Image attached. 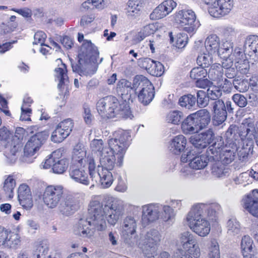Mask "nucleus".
I'll return each instance as SVG.
<instances>
[{
	"label": "nucleus",
	"mask_w": 258,
	"mask_h": 258,
	"mask_svg": "<svg viewBox=\"0 0 258 258\" xmlns=\"http://www.w3.org/2000/svg\"><path fill=\"white\" fill-rule=\"evenodd\" d=\"M114 136L115 138L109 139L106 146L100 139H94L90 143L92 150L99 152L100 155V164L97 167L101 174V186L104 188H108L113 183L111 171L114 166L115 155L120 164L127 148L126 143L129 136L127 131H118Z\"/></svg>",
	"instance_id": "nucleus-1"
},
{
	"label": "nucleus",
	"mask_w": 258,
	"mask_h": 258,
	"mask_svg": "<svg viewBox=\"0 0 258 258\" xmlns=\"http://www.w3.org/2000/svg\"><path fill=\"white\" fill-rule=\"evenodd\" d=\"M237 127L230 125L226 132L224 138L225 145L221 139L214 142L207 149V153L210 155V159L213 161H219L224 164H229L235 159L237 147Z\"/></svg>",
	"instance_id": "nucleus-2"
},
{
	"label": "nucleus",
	"mask_w": 258,
	"mask_h": 258,
	"mask_svg": "<svg viewBox=\"0 0 258 258\" xmlns=\"http://www.w3.org/2000/svg\"><path fill=\"white\" fill-rule=\"evenodd\" d=\"M90 218L88 219H81L76 226L75 234L85 238H91L94 235L95 231H105L107 224L103 217L102 204L98 201L90 202L89 208Z\"/></svg>",
	"instance_id": "nucleus-3"
},
{
	"label": "nucleus",
	"mask_w": 258,
	"mask_h": 258,
	"mask_svg": "<svg viewBox=\"0 0 258 258\" xmlns=\"http://www.w3.org/2000/svg\"><path fill=\"white\" fill-rule=\"evenodd\" d=\"M103 58H99L97 47L91 41L86 40L78 54V73L81 76L91 77L96 72Z\"/></svg>",
	"instance_id": "nucleus-4"
},
{
	"label": "nucleus",
	"mask_w": 258,
	"mask_h": 258,
	"mask_svg": "<svg viewBox=\"0 0 258 258\" xmlns=\"http://www.w3.org/2000/svg\"><path fill=\"white\" fill-rule=\"evenodd\" d=\"M72 161L78 167L88 166L90 178L94 182L101 185V174L97 167L96 160L93 154L87 155V149L82 144H77L72 153Z\"/></svg>",
	"instance_id": "nucleus-5"
},
{
	"label": "nucleus",
	"mask_w": 258,
	"mask_h": 258,
	"mask_svg": "<svg viewBox=\"0 0 258 258\" xmlns=\"http://www.w3.org/2000/svg\"><path fill=\"white\" fill-rule=\"evenodd\" d=\"M254 128L252 125L240 126L239 131H237V147L236 151L239 160L244 161L249 155L253 153L254 147Z\"/></svg>",
	"instance_id": "nucleus-6"
},
{
	"label": "nucleus",
	"mask_w": 258,
	"mask_h": 258,
	"mask_svg": "<svg viewBox=\"0 0 258 258\" xmlns=\"http://www.w3.org/2000/svg\"><path fill=\"white\" fill-rule=\"evenodd\" d=\"M48 137V133L46 131L38 132L31 137L25 145L23 154L20 157L19 160L23 163H33L36 158V154Z\"/></svg>",
	"instance_id": "nucleus-7"
},
{
	"label": "nucleus",
	"mask_w": 258,
	"mask_h": 258,
	"mask_svg": "<svg viewBox=\"0 0 258 258\" xmlns=\"http://www.w3.org/2000/svg\"><path fill=\"white\" fill-rule=\"evenodd\" d=\"M12 137V133L6 127L0 128V140L2 145L4 147L3 152L6 158L5 161L10 164L14 163L16 161L21 149V144L13 141Z\"/></svg>",
	"instance_id": "nucleus-8"
},
{
	"label": "nucleus",
	"mask_w": 258,
	"mask_h": 258,
	"mask_svg": "<svg viewBox=\"0 0 258 258\" xmlns=\"http://www.w3.org/2000/svg\"><path fill=\"white\" fill-rule=\"evenodd\" d=\"M106 205L103 207V217L109 224L114 225L124 213V202L115 197L108 196L105 198Z\"/></svg>",
	"instance_id": "nucleus-9"
},
{
	"label": "nucleus",
	"mask_w": 258,
	"mask_h": 258,
	"mask_svg": "<svg viewBox=\"0 0 258 258\" xmlns=\"http://www.w3.org/2000/svg\"><path fill=\"white\" fill-rule=\"evenodd\" d=\"M190 228L200 236H206L211 230L210 224L206 217L199 213L193 207L186 218Z\"/></svg>",
	"instance_id": "nucleus-10"
},
{
	"label": "nucleus",
	"mask_w": 258,
	"mask_h": 258,
	"mask_svg": "<svg viewBox=\"0 0 258 258\" xmlns=\"http://www.w3.org/2000/svg\"><path fill=\"white\" fill-rule=\"evenodd\" d=\"M69 164V162L67 159L61 158V151L56 150L47 156L41 163L40 167L44 169L51 168L53 173L61 174L67 171Z\"/></svg>",
	"instance_id": "nucleus-11"
},
{
	"label": "nucleus",
	"mask_w": 258,
	"mask_h": 258,
	"mask_svg": "<svg viewBox=\"0 0 258 258\" xmlns=\"http://www.w3.org/2000/svg\"><path fill=\"white\" fill-rule=\"evenodd\" d=\"M119 103L118 100L112 96L101 98L96 103L97 112L104 118L115 117L119 110Z\"/></svg>",
	"instance_id": "nucleus-12"
},
{
	"label": "nucleus",
	"mask_w": 258,
	"mask_h": 258,
	"mask_svg": "<svg viewBox=\"0 0 258 258\" xmlns=\"http://www.w3.org/2000/svg\"><path fill=\"white\" fill-rule=\"evenodd\" d=\"M181 157V161L183 163L189 162V166L190 168L199 170L205 168L209 161H213V159H210V155L206 152V155L198 156L197 151L195 149L186 150Z\"/></svg>",
	"instance_id": "nucleus-13"
},
{
	"label": "nucleus",
	"mask_w": 258,
	"mask_h": 258,
	"mask_svg": "<svg viewBox=\"0 0 258 258\" xmlns=\"http://www.w3.org/2000/svg\"><path fill=\"white\" fill-rule=\"evenodd\" d=\"M63 188L61 185L47 186L42 195V201L44 205L50 209L57 207L63 195Z\"/></svg>",
	"instance_id": "nucleus-14"
},
{
	"label": "nucleus",
	"mask_w": 258,
	"mask_h": 258,
	"mask_svg": "<svg viewBox=\"0 0 258 258\" xmlns=\"http://www.w3.org/2000/svg\"><path fill=\"white\" fill-rule=\"evenodd\" d=\"M175 21L177 24L184 27V30L188 33L194 32L199 26L195 13L191 10L179 11L175 16Z\"/></svg>",
	"instance_id": "nucleus-15"
},
{
	"label": "nucleus",
	"mask_w": 258,
	"mask_h": 258,
	"mask_svg": "<svg viewBox=\"0 0 258 258\" xmlns=\"http://www.w3.org/2000/svg\"><path fill=\"white\" fill-rule=\"evenodd\" d=\"M211 105L214 112L213 122L214 125L221 124L227 118V112H231L233 111L230 101L224 103L223 100H217L213 101Z\"/></svg>",
	"instance_id": "nucleus-16"
},
{
	"label": "nucleus",
	"mask_w": 258,
	"mask_h": 258,
	"mask_svg": "<svg viewBox=\"0 0 258 258\" xmlns=\"http://www.w3.org/2000/svg\"><path fill=\"white\" fill-rule=\"evenodd\" d=\"M178 244L181 246L185 251L193 255L195 258L200 257V249L195 236L189 231H184L179 235Z\"/></svg>",
	"instance_id": "nucleus-17"
},
{
	"label": "nucleus",
	"mask_w": 258,
	"mask_h": 258,
	"mask_svg": "<svg viewBox=\"0 0 258 258\" xmlns=\"http://www.w3.org/2000/svg\"><path fill=\"white\" fill-rule=\"evenodd\" d=\"M137 224L135 220L130 217V240L133 244L138 245L142 249L146 258H155L157 255L155 245L139 242V237L136 234Z\"/></svg>",
	"instance_id": "nucleus-18"
},
{
	"label": "nucleus",
	"mask_w": 258,
	"mask_h": 258,
	"mask_svg": "<svg viewBox=\"0 0 258 258\" xmlns=\"http://www.w3.org/2000/svg\"><path fill=\"white\" fill-rule=\"evenodd\" d=\"M74 127V122L71 118L59 122L52 133L51 140L56 143L62 142L71 134Z\"/></svg>",
	"instance_id": "nucleus-19"
},
{
	"label": "nucleus",
	"mask_w": 258,
	"mask_h": 258,
	"mask_svg": "<svg viewBox=\"0 0 258 258\" xmlns=\"http://www.w3.org/2000/svg\"><path fill=\"white\" fill-rule=\"evenodd\" d=\"M214 134L211 129L199 134L195 135L190 138V142L197 150H200L206 148L214 140ZM200 153V151H197Z\"/></svg>",
	"instance_id": "nucleus-20"
},
{
	"label": "nucleus",
	"mask_w": 258,
	"mask_h": 258,
	"mask_svg": "<svg viewBox=\"0 0 258 258\" xmlns=\"http://www.w3.org/2000/svg\"><path fill=\"white\" fill-rule=\"evenodd\" d=\"M138 66L153 76L160 77L164 72V67L160 62L148 57L138 59Z\"/></svg>",
	"instance_id": "nucleus-21"
},
{
	"label": "nucleus",
	"mask_w": 258,
	"mask_h": 258,
	"mask_svg": "<svg viewBox=\"0 0 258 258\" xmlns=\"http://www.w3.org/2000/svg\"><path fill=\"white\" fill-rule=\"evenodd\" d=\"M233 7V0H218L213 7H208V12L212 17L220 18L229 14Z\"/></svg>",
	"instance_id": "nucleus-22"
},
{
	"label": "nucleus",
	"mask_w": 258,
	"mask_h": 258,
	"mask_svg": "<svg viewBox=\"0 0 258 258\" xmlns=\"http://www.w3.org/2000/svg\"><path fill=\"white\" fill-rule=\"evenodd\" d=\"M142 223L145 227L159 218V206L149 204L142 207Z\"/></svg>",
	"instance_id": "nucleus-23"
},
{
	"label": "nucleus",
	"mask_w": 258,
	"mask_h": 258,
	"mask_svg": "<svg viewBox=\"0 0 258 258\" xmlns=\"http://www.w3.org/2000/svg\"><path fill=\"white\" fill-rule=\"evenodd\" d=\"M176 6V3L173 0H166L154 10L150 18L152 20L162 19L171 13Z\"/></svg>",
	"instance_id": "nucleus-24"
},
{
	"label": "nucleus",
	"mask_w": 258,
	"mask_h": 258,
	"mask_svg": "<svg viewBox=\"0 0 258 258\" xmlns=\"http://www.w3.org/2000/svg\"><path fill=\"white\" fill-rule=\"evenodd\" d=\"M192 207L204 217L207 215L209 219L212 221L216 220L218 212L220 210V206L217 204H212L208 205L199 204Z\"/></svg>",
	"instance_id": "nucleus-25"
},
{
	"label": "nucleus",
	"mask_w": 258,
	"mask_h": 258,
	"mask_svg": "<svg viewBox=\"0 0 258 258\" xmlns=\"http://www.w3.org/2000/svg\"><path fill=\"white\" fill-rule=\"evenodd\" d=\"M18 196L20 204L26 209H30L33 205L31 192L26 184H21L18 190Z\"/></svg>",
	"instance_id": "nucleus-26"
},
{
	"label": "nucleus",
	"mask_w": 258,
	"mask_h": 258,
	"mask_svg": "<svg viewBox=\"0 0 258 258\" xmlns=\"http://www.w3.org/2000/svg\"><path fill=\"white\" fill-rule=\"evenodd\" d=\"M241 249L244 258H257L253 241L248 235L244 236L241 242Z\"/></svg>",
	"instance_id": "nucleus-27"
},
{
	"label": "nucleus",
	"mask_w": 258,
	"mask_h": 258,
	"mask_svg": "<svg viewBox=\"0 0 258 258\" xmlns=\"http://www.w3.org/2000/svg\"><path fill=\"white\" fill-rule=\"evenodd\" d=\"M256 190H252L251 192L247 195L243 199L244 208L253 216L258 218V197L254 195Z\"/></svg>",
	"instance_id": "nucleus-28"
},
{
	"label": "nucleus",
	"mask_w": 258,
	"mask_h": 258,
	"mask_svg": "<svg viewBox=\"0 0 258 258\" xmlns=\"http://www.w3.org/2000/svg\"><path fill=\"white\" fill-rule=\"evenodd\" d=\"M256 190H252L251 192L247 195L243 199L244 208L253 216L258 218V197L254 195Z\"/></svg>",
	"instance_id": "nucleus-29"
},
{
	"label": "nucleus",
	"mask_w": 258,
	"mask_h": 258,
	"mask_svg": "<svg viewBox=\"0 0 258 258\" xmlns=\"http://www.w3.org/2000/svg\"><path fill=\"white\" fill-rule=\"evenodd\" d=\"M56 61L60 64L55 70V80L58 82L57 87L60 90L64 89L66 84L68 82V77L66 66L63 63L60 59H57Z\"/></svg>",
	"instance_id": "nucleus-30"
},
{
	"label": "nucleus",
	"mask_w": 258,
	"mask_h": 258,
	"mask_svg": "<svg viewBox=\"0 0 258 258\" xmlns=\"http://www.w3.org/2000/svg\"><path fill=\"white\" fill-rule=\"evenodd\" d=\"M181 127L185 134H192L200 131V128L192 113L188 115L181 122Z\"/></svg>",
	"instance_id": "nucleus-31"
},
{
	"label": "nucleus",
	"mask_w": 258,
	"mask_h": 258,
	"mask_svg": "<svg viewBox=\"0 0 258 258\" xmlns=\"http://www.w3.org/2000/svg\"><path fill=\"white\" fill-rule=\"evenodd\" d=\"M154 87L152 84L147 87H143L136 94L139 101L144 105H148L155 96Z\"/></svg>",
	"instance_id": "nucleus-32"
},
{
	"label": "nucleus",
	"mask_w": 258,
	"mask_h": 258,
	"mask_svg": "<svg viewBox=\"0 0 258 258\" xmlns=\"http://www.w3.org/2000/svg\"><path fill=\"white\" fill-rule=\"evenodd\" d=\"M6 237L3 248L16 249L20 246L21 238L18 233L8 230Z\"/></svg>",
	"instance_id": "nucleus-33"
},
{
	"label": "nucleus",
	"mask_w": 258,
	"mask_h": 258,
	"mask_svg": "<svg viewBox=\"0 0 258 258\" xmlns=\"http://www.w3.org/2000/svg\"><path fill=\"white\" fill-rule=\"evenodd\" d=\"M187 143L186 139L183 135H178L175 137L172 140L169 149L171 152L174 154H179L184 151ZM187 150H188L187 149ZM186 154V152H183Z\"/></svg>",
	"instance_id": "nucleus-34"
},
{
	"label": "nucleus",
	"mask_w": 258,
	"mask_h": 258,
	"mask_svg": "<svg viewBox=\"0 0 258 258\" xmlns=\"http://www.w3.org/2000/svg\"><path fill=\"white\" fill-rule=\"evenodd\" d=\"M200 130L206 128L211 121V114L206 109H202L192 113Z\"/></svg>",
	"instance_id": "nucleus-35"
},
{
	"label": "nucleus",
	"mask_w": 258,
	"mask_h": 258,
	"mask_svg": "<svg viewBox=\"0 0 258 258\" xmlns=\"http://www.w3.org/2000/svg\"><path fill=\"white\" fill-rule=\"evenodd\" d=\"M77 207L73 198L67 197L60 200L58 207L59 212L63 215L68 216L73 213L76 210Z\"/></svg>",
	"instance_id": "nucleus-36"
},
{
	"label": "nucleus",
	"mask_w": 258,
	"mask_h": 258,
	"mask_svg": "<svg viewBox=\"0 0 258 258\" xmlns=\"http://www.w3.org/2000/svg\"><path fill=\"white\" fill-rule=\"evenodd\" d=\"M116 91L119 95L121 97L123 101V107L122 110L124 108H127L129 106V96L128 95L129 92V85L128 82L125 79L120 80L117 83Z\"/></svg>",
	"instance_id": "nucleus-37"
},
{
	"label": "nucleus",
	"mask_w": 258,
	"mask_h": 258,
	"mask_svg": "<svg viewBox=\"0 0 258 258\" xmlns=\"http://www.w3.org/2000/svg\"><path fill=\"white\" fill-rule=\"evenodd\" d=\"M245 51L250 56L258 54V36L257 35H250L248 36L244 45Z\"/></svg>",
	"instance_id": "nucleus-38"
},
{
	"label": "nucleus",
	"mask_w": 258,
	"mask_h": 258,
	"mask_svg": "<svg viewBox=\"0 0 258 258\" xmlns=\"http://www.w3.org/2000/svg\"><path fill=\"white\" fill-rule=\"evenodd\" d=\"M205 45L209 53L218 54L220 47V39L216 34L210 35L207 38Z\"/></svg>",
	"instance_id": "nucleus-39"
},
{
	"label": "nucleus",
	"mask_w": 258,
	"mask_h": 258,
	"mask_svg": "<svg viewBox=\"0 0 258 258\" xmlns=\"http://www.w3.org/2000/svg\"><path fill=\"white\" fill-rule=\"evenodd\" d=\"M151 84V82L145 76L137 75L134 77L132 85H130V89L134 90L135 94H137L141 89L147 87Z\"/></svg>",
	"instance_id": "nucleus-40"
},
{
	"label": "nucleus",
	"mask_w": 258,
	"mask_h": 258,
	"mask_svg": "<svg viewBox=\"0 0 258 258\" xmlns=\"http://www.w3.org/2000/svg\"><path fill=\"white\" fill-rule=\"evenodd\" d=\"M161 239L162 235L159 231L153 229L147 232L143 243L156 246L159 244Z\"/></svg>",
	"instance_id": "nucleus-41"
},
{
	"label": "nucleus",
	"mask_w": 258,
	"mask_h": 258,
	"mask_svg": "<svg viewBox=\"0 0 258 258\" xmlns=\"http://www.w3.org/2000/svg\"><path fill=\"white\" fill-rule=\"evenodd\" d=\"M212 168V173L216 177H224L229 173L230 169L219 161H216Z\"/></svg>",
	"instance_id": "nucleus-42"
},
{
	"label": "nucleus",
	"mask_w": 258,
	"mask_h": 258,
	"mask_svg": "<svg viewBox=\"0 0 258 258\" xmlns=\"http://www.w3.org/2000/svg\"><path fill=\"white\" fill-rule=\"evenodd\" d=\"M70 176L75 181L85 185L89 184V180L88 174L84 170L74 169L70 172Z\"/></svg>",
	"instance_id": "nucleus-43"
},
{
	"label": "nucleus",
	"mask_w": 258,
	"mask_h": 258,
	"mask_svg": "<svg viewBox=\"0 0 258 258\" xmlns=\"http://www.w3.org/2000/svg\"><path fill=\"white\" fill-rule=\"evenodd\" d=\"M49 250V243L46 241H42L37 245L33 252V258H45Z\"/></svg>",
	"instance_id": "nucleus-44"
},
{
	"label": "nucleus",
	"mask_w": 258,
	"mask_h": 258,
	"mask_svg": "<svg viewBox=\"0 0 258 258\" xmlns=\"http://www.w3.org/2000/svg\"><path fill=\"white\" fill-rule=\"evenodd\" d=\"M34 130L36 131L38 130L37 126H32L27 128V131L22 127H17L15 131V135L14 137L12 138V140L15 141L16 142L20 143L21 145V141L26 137L27 133L33 134Z\"/></svg>",
	"instance_id": "nucleus-45"
},
{
	"label": "nucleus",
	"mask_w": 258,
	"mask_h": 258,
	"mask_svg": "<svg viewBox=\"0 0 258 258\" xmlns=\"http://www.w3.org/2000/svg\"><path fill=\"white\" fill-rule=\"evenodd\" d=\"M178 103L180 106L185 107L186 109H190L196 105V97L195 95L187 94L180 97Z\"/></svg>",
	"instance_id": "nucleus-46"
},
{
	"label": "nucleus",
	"mask_w": 258,
	"mask_h": 258,
	"mask_svg": "<svg viewBox=\"0 0 258 258\" xmlns=\"http://www.w3.org/2000/svg\"><path fill=\"white\" fill-rule=\"evenodd\" d=\"M15 186L16 181L13 176H8L5 180L3 186V189L6 197L9 198L13 197V190Z\"/></svg>",
	"instance_id": "nucleus-47"
},
{
	"label": "nucleus",
	"mask_w": 258,
	"mask_h": 258,
	"mask_svg": "<svg viewBox=\"0 0 258 258\" xmlns=\"http://www.w3.org/2000/svg\"><path fill=\"white\" fill-rule=\"evenodd\" d=\"M143 7L142 0H130V18L138 19Z\"/></svg>",
	"instance_id": "nucleus-48"
},
{
	"label": "nucleus",
	"mask_w": 258,
	"mask_h": 258,
	"mask_svg": "<svg viewBox=\"0 0 258 258\" xmlns=\"http://www.w3.org/2000/svg\"><path fill=\"white\" fill-rule=\"evenodd\" d=\"M233 43L231 40H223L222 44L220 45L218 54L223 57L229 56L233 52Z\"/></svg>",
	"instance_id": "nucleus-49"
},
{
	"label": "nucleus",
	"mask_w": 258,
	"mask_h": 258,
	"mask_svg": "<svg viewBox=\"0 0 258 258\" xmlns=\"http://www.w3.org/2000/svg\"><path fill=\"white\" fill-rule=\"evenodd\" d=\"M184 118V114L182 112L178 110L171 111L166 115V120L167 122L174 124H178L182 122L181 120Z\"/></svg>",
	"instance_id": "nucleus-50"
},
{
	"label": "nucleus",
	"mask_w": 258,
	"mask_h": 258,
	"mask_svg": "<svg viewBox=\"0 0 258 258\" xmlns=\"http://www.w3.org/2000/svg\"><path fill=\"white\" fill-rule=\"evenodd\" d=\"M196 103L200 108L206 107L209 102L207 92L203 90H198L196 92Z\"/></svg>",
	"instance_id": "nucleus-51"
},
{
	"label": "nucleus",
	"mask_w": 258,
	"mask_h": 258,
	"mask_svg": "<svg viewBox=\"0 0 258 258\" xmlns=\"http://www.w3.org/2000/svg\"><path fill=\"white\" fill-rule=\"evenodd\" d=\"M159 208L160 211L159 218L164 221H168L172 220L174 218L175 214L173 210L170 206H159Z\"/></svg>",
	"instance_id": "nucleus-52"
},
{
	"label": "nucleus",
	"mask_w": 258,
	"mask_h": 258,
	"mask_svg": "<svg viewBox=\"0 0 258 258\" xmlns=\"http://www.w3.org/2000/svg\"><path fill=\"white\" fill-rule=\"evenodd\" d=\"M227 228L228 234L232 236L238 234L240 231V224L235 219H230L228 221Z\"/></svg>",
	"instance_id": "nucleus-53"
},
{
	"label": "nucleus",
	"mask_w": 258,
	"mask_h": 258,
	"mask_svg": "<svg viewBox=\"0 0 258 258\" xmlns=\"http://www.w3.org/2000/svg\"><path fill=\"white\" fill-rule=\"evenodd\" d=\"M209 258H220L219 246L218 242L215 239L211 240L209 247Z\"/></svg>",
	"instance_id": "nucleus-54"
},
{
	"label": "nucleus",
	"mask_w": 258,
	"mask_h": 258,
	"mask_svg": "<svg viewBox=\"0 0 258 258\" xmlns=\"http://www.w3.org/2000/svg\"><path fill=\"white\" fill-rule=\"evenodd\" d=\"M208 74L207 70L202 67L192 69L190 73V77L194 80L204 78Z\"/></svg>",
	"instance_id": "nucleus-55"
},
{
	"label": "nucleus",
	"mask_w": 258,
	"mask_h": 258,
	"mask_svg": "<svg viewBox=\"0 0 258 258\" xmlns=\"http://www.w3.org/2000/svg\"><path fill=\"white\" fill-rule=\"evenodd\" d=\"M233 84L234 88L240 92H245L247 91L250 87L249 81L247 80H239L238 79H234L233 80Z\"/></svg>",
	"instance_id": "nucleus-56"
},
{
	"label": "nucleus",
	"mask_w": 258,
	"mask_h": 258,
	"mask_svg": "<svg viewBox=\"0 0 258 258\" xmlns=\"http://www.w3.org/2000/svg\"><path fill=\"white\" fill-rule=\"evenodd\" d=\"M157 30L156 26L154 24H149L144 26L139 33V36L141 39H144L145 37L154 34Z\"/></svg>",
	"instance_id": "nucleus-57"
},
{
	"label": "nucleus",
	"mask_w": 258,
	"mask_h": 258,
	"mask_svg": "<svg viewBox=\"0 0 258 258\" xmlns=\"http://www.w3.org/2000/svg\"><path fill=\"white\" fill-rule=\"evenodd\" d=\"M210 54L203 53L199 55L197 59L198 64L204 68H208L212 63V58Z\"/></svg>",
	"instance_id": "nucleus-58"
},
{
	"label": "nucleus",
	"mask_w": 258,
	"mask_h": 258,
	"mask_svg": "<svg viewBox=\"0 0 258 258\" xmlns=\"http://www.w3.org/2000/svg\"><path fill=\"white\" fill-rule=\"evenodd\" d=\"M207 92L209 100H213L214 101L217 100H220L219 98L222 95V92L221 90L216 87H212L209 88L207 90Z\"/></svg>",
	"instance_id": "nucleus-59"
},
{
	"label": "nucleus",
	"mask_w": 258,
	"mask_h": 258,
	"mask_svg": "<svg viewBox=\"0 0 258 258\" xmlns=\"http://www.w3.org/2000/svg\"><path fill=\"white\" fill-rule=\"evenodd\" d=\"M188 37L184 33H178L176 37V46L178 48H183L187 44Z\"/></svg>",
	"instance_id": "nucleus-60"
},
{
	"label": "nucleus",
	"mask_w": 258,
	"mask_h": 258,
	"mask_svg": "<svg viewBox=\"0 0 258 258\" xmlns=\"http://www.w3.org/2000/svg\"><path fill=\"white\" fill-rule=\"evenodd\" d=\"M46 37V35L44 32L42 31L37 32L34 36L33 45H43L44 44Z\"/></svg>",
	"instance_id": "nucleus-61"
},
{
	"label": "nucleus",
	"mask_w": 258,
	"mask_h": 258,
	"mask_svg": "<svg viewBox=\"0 0 258 258\" xmlns=\"http://www.w3.org/2000/svg\"><path fill=\"white\" fill-rule=\"evenodd\" d=\"M232 99L235 103L240 107H245L247 103V99L240 94H235L232 97Z\"/></svg>",
	"instance_id": "nucleus-62"
},
{
	"label": "nucleus",
	"mask_w": 258,
	"mask_h": 258,
	"mask_svg": "<svg viewBox=\"0 0 258 258\" xmlns=\"http://www.w3.org/2000/svg\"><path fill=\"white\" fill-rule=\"evenodd\" d=\"M251 124L252 125L253 127L254 128V131L253 133V135L254 136V140H255L256 145L258 146V121L256 123L255 125L253 122L251 121L250 120L246 119L244 120V122L242 124L243 126H248V125L249 126Z\"/></svg>",
	"instance_id": "nucleus-63"
},
{
	"label": "nucleus",
	"mask_w": 258,
	"mask_h": 258,
	"mask_svg": "<svg viewBox=\"0 0 258 258\" xmlns=\"http://www.w3.org/2000/svg\"><path fill=\"white\" fill-rule=\"evenodd\" d=\"M21 113L20 117V119L22 121H30V116L32 114V110L31 108H24V106H21Z\"/></svg>",
	"instance_id": "nucleus-64"
}]
</instances>
